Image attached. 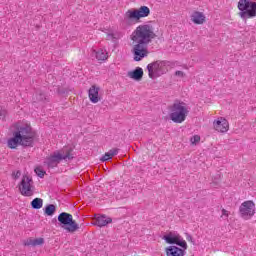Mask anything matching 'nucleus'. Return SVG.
I'll return each mask as SVG.
<instances>
[{
	"label": "nucleus",
	"mask_w": 256,
	"mask_h": 256,
	"mask_svg": "<svg viewBox=\"0 0 256 256\" xmlns=\"http://www.w3.org/2000/svg\"><path fill=\"white\" fill-rule=\"evenodd\" d=\"M13 137L8 139L7 145L9 149H17L19 145L22 147H33L35 143V132L29 125L15 124Z\"/></svg>",
	"instance_id": "f257e3e1"
},
{
	"label": "nucleus",
	"mask_w": 256,
	"mask_h": 256,
	"mask_svg": "<svg viewBox=\"0 0 256 256\" xmlns=\"http://www.w3.org/2000/svg\"><path fill=\"white\" fill-rule=\"evenodd\" d=\"M155 37H157V34H155L154 28L151 25L141 24L133 31L131 40L133 43L149 45Z\"/></svg>",
	"instance_id": "f03ea898"
},
{
	"label": "nucleus",
	"mask_w": 256,
	"mask_h": 256,
	"mask_svg": "<svg viewBox=\"0 0 256 256\" xmlns=\"http://www.w3.org/2000/svg\"><path fill=\"white\" fill-rule=\"evenodd\" d=\"M75 158V154H73V147H64L61 152H54L53 155H50L44 165H47L48 169H55L57 165L61 163V161H71Z\"/></svg>",
	"instance_id": "7ed1b4c3"
},
{
	"label": "nucleus",
	"mask_w": 256,
	"mask_h": 256,
	"mask_svg": "<svg viewBox=\"0 0 256 256\" xmlns=\"http://www.w3.org/2000/svg\"><path fill=\"white\" fill-rule=\"evenodd\" d=\"M189 115V109L185 106V102H175L170 107L169 117L173 123H183Z\"/></svg>",
	"instance_id": "20e7f679"
},
{
	"label": "nucleus",
	"mask_w": 256,
	"mask_h": 256,
	"mask_svg": "<svg viewBox=\"0 0 256 256\" xmlns=\"http://www.w3.org/2000/svg\"><path fill=\"white\" fill-rule=\"evenodd\" d=\"M238 9L240 11L238 15L243 21L256 17V2L251 0H239Z\"/></svg>",
	"instance_id": "39448f33"
},
{
	"label": "nucleus",
	"mask_w": 256,
	"mask_h": 256,
	"mask_svg": "<svg viewBox=\"0 0 256 256\" xmlns=\"http://www.w3.org/2000/svg\"><path fill=\"white\" fill-rule=\"evenodd\" d=\"M58 221L60 223V227L65 229L68 233H75V231H79V224L75 220H73V215L62 212L58 215Z\"/></svg>",
	"instance_id": "423d86ee"
},
{
	"label": "nucleus",
	"mask_w": 256,
	"mask_h": 256,
	"mask_svg": "<svg viewBox=\"0 0 256 256\" xmlns=\"http://www.w3.org/2000/svg\"><path fill=\"white\" fill-rule=\"evenodd\" d=\"M148 76L150 79H157L167 73V61L158 60L147 65Z\"/></svg>",
	"instance_id": "0eeeda50"
},
{
	"label": "nucleus",
	"mask_w": 256,
	"mask_h": 256,
	"mask_svg": "<svg viewBox=\"0 0 256 256\" xmlns=\"http://www.w3.org/2000/svg\"><path fill=\"white\" fill-rule=\"evenodd\" d=\"M151 15V9L147 6H141L139 9L128 10L124 14V20L129 21H139L144 17H149Z\"/></svg>",
	"instance_id": "6e6552de"
},
{
	"label": "nucleus",
	"mask_w": 256,
	"mask_h": 256,
	"mask_svg": "<svg viewBox=\"0 0 256 256\" xmlns=\"http://www.w3.org/2000/svg\"><path fill=\"white\" fill-rule=\"evenodd\" d=\"M239 213H240L242 219H245L246 221L248 219H251V217H253V215H255V202H253L252 200L243 202L240 205Z\"/></svg>",
	"instance_id": "1a4fd4ad"
},
{
	"label": "nucleus",
	"mask_w": 256,
	"mask_h": 256,
	"mask_svg": "<svg viewBox=\"0 0 256 256\" xmlns=\"http://www.w3.org/2000/svg\"><path fill=\"white\" fill-rule=\"evenodd\" d=\"M19 191L24 197H31L33 195V178L23 176L19 184Z\"/></svg>",
	"instance_id": "9d476101"
},
{
	"label": "nucleus",
	"mask_w": 256,
	"mask_h": 256,
	"mask_svg": "<svg viewBox=\"0 0 256 256\" xmlns=\"http://www.w3.org/2000/svg\"><path fill=\"white\" fill-rule=\"evenodd\" d=\"M135 45L132 48V53L134 56V61H141L145 59L149 55V50H147V45L149 44H142L140 42H134Z\"/></svg>",
	"instance_id": "9b49d317"
},
{
	"label": "nucleus",
	"mask_w": 256,
	"mask_h": 256,
	"mask_svg": "<svg viewBox=\"0 0 256 256\" xmlns=\"http://www.w3.org/2000/svg\"><path fill=\"white\" fill-rule=\"evenodd\" d=\"M164 241L168 243L169 245H178V247H181L182 249H187V242L181 238L179 235H173L172 233L165 235L163 237Z\"/></svg>",
	"instance_id": "f8f14e48"
},
{
	"label": "nucleus",
	"mask_w": 256,
	"mask_h": 256,
	"mask_svg": "<svg viewBox=\"0 0 256 256\" xmlns=\"http://www.w3.org/2000/svg\"><path fill=\"white\" fill-rule=\"evenodd\" d=\"M214 129L219 133H227L229 131V122L227 119L221 118V120L214 121Z\"/></svg>",
	"instance_id": "ddd939ff"
},
{
	"label": "nucleus",
	"mask_w": 256,
	"mask_h": 256,
	"mask_svg": "<svg viewBox=\"0 0 256 256\" xmlns=\"http://www.w3.org/2000/svg\"><path fill=\"white\" fill-rule=\"evenodd\" d=\"M187 249L179 248L177 246H169L166 248V255L167 256H185V251Z\"/></svg>",
	"instance_id": "4468645a"
},
{
	"label": "nucleus",
	"mask_w": 256,
	"mask_h": 256,
	"mask_svg": "<svg viewBox=\"0 0 256 256\" xmlns=\"http://www.w3.org/2000/svg\"><path fill=\"white\" fill-rule=\"evenodd\" d=\"M99 90L100 88L93 85L89 91H88V96L91 101V103H99Z\"/></svg>",
	"instance_id": "2eb2a0df"
},
{
	"label": "nucleus",
	"mask_w": 256,
	"mask_h": 256,
	"mask_svg": "<svg viewBox=\"0 0 256 256\" xmlns=\"http://www.w3.org/2000/svg\"><path fill=\"white\" fill-rule=\"evenodd\" d=\"M191 21L195 23V25H203L205 23V15L202 12L195 11L191 15Z\"/></svg>",
	"instance_id": "dca6fc26"
},
{
	"label": "nucleus",
	"mask_w": 256,
	"mask_h": 256,
	"mask_svg": "<svg viewBox=\"0 0 256 256\" xmlns=\"http://www.w3.org/2000/svg\"><path fill=\"white\" fill-rule=\"evenodd\" d=\"M109 223H113V219H111V217L102 215L96 218L94 225H97V227H106V225H109Z\"/></svg>",
	"instance_id": "f3484780"
},
{
	"label": "nucleus",
	"mask_w": 256,
	"mask_h": 256,
	"mask_svg": "<svg viewBox=\"0 0 256 256\" xmlns=\"http://www.w3.org/2000/svg\"><path fill=\"white\" fill-rule=\"evenodd\" d=\"M128 77L134 81H141L143 79V68L137 67L135 70L128 72Z\"/></svg>",
	"instance_id": "a211bd4d"
},
{
	"label": "nucleus",
	"mask_w": 256,
	"mask_h": 256,
	"mask_svg": "<svg viewBox=\"0 0 256 256\" xmlns=\"http://www.w3.org/2000/svg\"><path fill=\"white\" fill-rule=\"evenodd\" d=\"M45 243V239L43 238H29L24 242L25 247H39V245H43Z\"/></svg>",
	"instance_id": "6ab92c4d"
},
{
	"label": "nucleus",
	"mask_w": 256,
	"mask_h": 256,
	"mask_svg": "<svg viewBox=\"0 0 256 256\" xmlns=\"http://www.w3.org/2000/svg\"><path fill=\"white\" fill-rule=\"evenodd\" d=\"M55 211H57V207L55 206V204H48V205L44 208V213H45L48 217H53V215H55Z\"/></svg>",
	"instance_id": "aec40b11"
},
{
	"label": "nucleus",
	"mask_w": 256,
	"mask_h": 256,
	"mask_svg": "<svg viewBox=\"0 0 256 256\" xmlns=\"http://www.w3.org/2000/svg\"><path fill=\"white\" fill-rule=\"evenodd\" d=\"M31 207L32 209H41L43 207V199L41 198H35L31 201Z\"/></svg>",
	"instance_id": "412c9836"
},
{
	"label": "nucleus",
	"mask_w": 256,
	"mask_h": 256,
	"mask_svg": "<svg viewBox=\"0 0 256 256\" xmlns=\"http://www.w3.org/2000/svg\"><path fill=\"white\" fill-rule=\"evenodd\" d=\"M95 55L98 61H106L107 59V53H105V51L103 50H98L97 52H95Z\"/></svg>",
	"instance_id": "4be33fe9"
},
{
	"label": "nucleus",
	"mask_w": 256,
	"mask_h": 256,
	"mask_svg": "<svg viewBox=\"0 0 256 256\" xmlns=\"http://www.w3.org/2000/svg\"><path fill=\"white\" fill-rule=\"evenodd\" d=\"M35 101L41 102V101H46L47 100V96L45 95V93L43 92H37L35 94Z\"/></svg>",
	"instance_id": "5701e85b"
},
{
	"label": "nucleus",
	"mask_w": 256,
	"mask_h": 256,
	"mask_svg": "<svg viewBox=\"0 0 256 256\" xmlns=\"http://www.w3.org/2000/svg\"><path fill=\"white\" fill-rule=\"evenodd\" d=\"M35 173L40 179H43L45 177V171L41 169L40 167L35 168Z\"/></svg>",
	"instance_id": "b1692460"
},
{
	"label": "nucleus",
	"mask_w": 256,
	"mask_h": 256,
	"mask_svg": "<svg viewBox=\"0 0 256 256\" xmlns=\"http://www.w3.org/2000/svg\"><path fill=\"white\" fill-rule=\"evenodd\" d=\"M109 159H113V157L111 156V154L109 152H106L105 155H103L100 158V161H102V163H105V161H109Z\"/></svg>",
	"instance_id": "393cba45"
},
{
	"label": "nucleus",
	"mask_w": 256,
	"mask_h": 256,
	"mask_svg": "<svg viewBox=\"0 0 256 256\" xmlns=\"http://www.w3.org/2000/svg\"><path fill=\"white\" fill-rule=\"evenodd\" d=\"M192 144L199 143L201 141V137L199 135H195L190 139Z\"/></svg>",
	"instance_id": "a878e982"
},
{
	"label": "nucleus",
	"mask_w": 256,
	"mask_h": 256,
	"mask_svg": "<svg viewBox=\"0 0 256 256\" xmlns=\"http://www.w3.org/2000/svg\"><path fill=\"white\" fill-rule=\"evenodd\" d=\"M108 153L110 154V156L115 157V155H117V153H119V149H117V148L111 149L108 151Z\"/></svg>",
	"instance_id": "bb28decb"
},
{
	"label": "nucleus",
	"mask_w": 256,
	"mask_h": 256,
	"mask_svg": "<svg viewBox=\"0 0 256 256\" xmlns=\"http://www.w3.org/2000/svg\"><path fill=\"white\" fill-rule=\"evenodd\" d=\"M7 117V110L0 109V119H5Z\"/></svg>",
	"instance_id": "cd10ccee"
},
{
	"label": "nucleus",
	"mask_w": 256,
	"mask_h": 256,
	"mask_svg": "<svg viewBox=\"0 0 256 256\" xmlns=\"http://www.w3.org/2000/svg\"><path fill=\"white\" fill-rule=\"evenodd\" d=\"M186 239L187 241H190L191 243H193V245H195V242L193 241V236H191L189 233H186Z\"/></svg>",
	"instance_id": "c85d7f7f"
},
{
	"label": "nucleus",
	"mask_w": 256,
	"mask_h": 256,
	"mask_svg": "<svg viewBox=\"0 0 256 256\" xmlns=\"http://www.w3.org/2000/svg\"><path fill=\"white\" fill-rule=\"evenodd\" d=\"M175 75H176V77H184L185 73H183V71L178 70L175 72Z\"/></svg>",
	"instance_id": "c756f323"
},
{
	"label": "nucleus",
	"mask_w": 256,
	"mask_h": 256,
	"mask_svg": "<svg viewBox=\"0 0 256 256\" xmlns=\"http://www.w3.org/2000/svg\"><path fill=\"white\" fill-rule=\"evenodd\" d=\"M222 215L224 217H229V211H227L225 208L222 209Z\"/></svg>",
	"instance_id": "7c9ffc66"
},
{
	"label": "nucleus",
	"mask_w": 256,
	"mask_h": 256,
	"mask_svg": "<svg viewBox=\"0 0 256 256\" xmlns=\"http://www.w3.org/2000/svg\"><path fill=\"white\" fill-rule=\"evenodd\" d=\"M113 39H115V35L114 34H107V40L108 41H111Z\"/></svg>",
	"instance_id": "2f4dec72"
},
{
	"label": "nucleus",
	"mask_w": 256,
	"mask_h": 256,
	"mask_svg": "<svg viewBox=\"0 0 256 256\" xmlns=\"http://www.w3.org/2000/svg\"><path fill=\"white\" fill-rule=\"evenodd\" d=\"M20 177H21V171H17L16 173H14L15 179H19Z\"/></svg>",
	"instance_id": "473e14b6"
}]
</instances>
